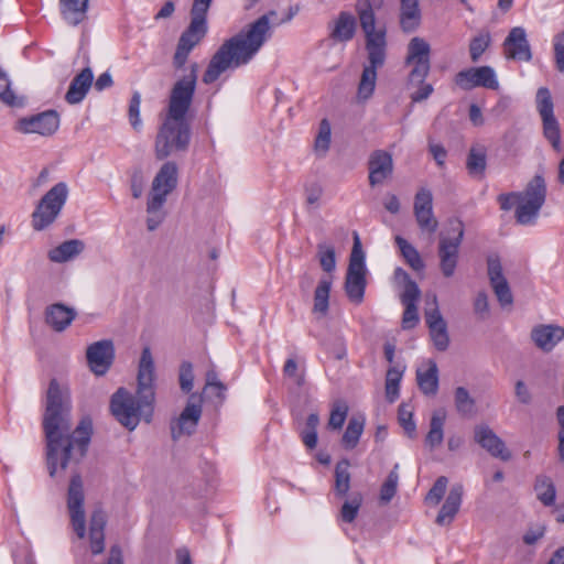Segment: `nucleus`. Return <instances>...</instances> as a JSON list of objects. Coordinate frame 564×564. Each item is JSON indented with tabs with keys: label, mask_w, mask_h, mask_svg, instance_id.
<instances>
[{
	"label": "nucleus",
	"mask_w": 564,
	"mask_h": 564,
	"mask_svg": "<svg viewBox=\"0 0 564 564\" xmlns=\"http://www.w3.org/2000/svg\"><path fill=\"white\" fill-rule=\"evenodd\" d=\"M42 425L46 441L48 474L56 478L66 468L77 465L86 455L93 423L89 417H84L72 431L70 391L53 379L46 392Z\"/></svg>",
	"instance_id": "1"
},
{
	"label": "nucleus",
	"mask_w": 564,
	"mask_h": 564,
	"mask_svg": "<svg viewBox=\"0 0 564 564\" xmlns=\"http://www.w3.org/2000/svg\"><path fill=\"white\" fill-rule=\"evenodd\" d=\"M198 65H191L189 73L172 87L167 112L159 128L154 153L158 160L186 152L191 142V128L186 115L196 89Z\"/></svg>",
	"instance_id": "2"
},
{
	"label": "nucleus",
	"mask_w": 564,
	"mask_h": 564,
	"mask_svg": "<svg viewBox=\"0 0 564 564\" xmlns=\"http://www.w3.org/2000/svg\"><path fill=\"white\" fill-rule=\"evenodd\" d=\"M268 14L261 15L249 25L247 31L226 40L209 61L203 75L205 84H213L221 74L250 63L270 36Z\"/></svg>",
	"instance_id": "3"
},
{
	"label": "nucleus",
	"mask_w": 564,
	"mask_h": 564,
	"mask_svg": "<svg viewBox=\"0 0 564 564\" xmlns=\"http://www.w3.org/2000/svg\"><path fill=\"white\" fill-rule=\"evenodd\" d=\"M154 402V362L150 349L144 348L139 362L137 395L120 388L111 397L110 409L118 422L133 431L140 420L151 422Z\"/></svg>",
	"instance_id": "4"
},
{
	"label": "nucleus",
	"mask_w": 564,
	"mask_h": 564,
	"mask_svg": "<svg viewBox=\"0 0 564 564\" xmlns=\"http://www.w3.org/2000/svg\"><path fill=\"white\" fill-rule=\"evenodd\" d=\"M356 12L360 28L365 34V47L368 64L364 66L357 96L359 100L369 99L376 88L377 69L382 67L387 59V29L377 24V18L370 0H357Z\"/></svg>",
	"instance_id": "5"
},
{
	"label": "nucleus",
	"mask_w": 564,
	"mask_h": 564,
	"mask_svg": "<svg viewBox=\"0 0 564 564\" xmlns=\"http://www.w3.org/2000/svg\"><path fill=\"white\" fill-rule=\"evenodd\" d=\"M546 185L541 175H535L521 192L501 194L498 197L500 208H516V219L520 225H533L545 203Z\"/></svg>",
	"instance_id": "6"
},
{
	"label": "nucleus",
	"mask_w": 564,
	"mask_h": 564,
	"mask_svg": "<svg viewBox=\"0 0 564 564\" xmlns=\"http://www.w3.org/2000/svg\"><path fill=\"white\" fill-rule=\"evenodd\" d=\"M213 0H194L191 9V23L181 35L173 64L176 68L185 65L191 51L204 39L207 33V12Z\"/></svg>",
	"instance_id": "7"
},
{
	"label": "nucleus",
	"mask_w": 564,
	"mask_h": 564,
	"mask_svg": "<svg viewBox=\"0 0 564 564\" xmlns=\"http://www.w3.org/2000/svg\"><path fill=\"white\" fill-rule=\"evenodd\" d=\"M69 189L65 182L55 184L39 202L32 214V227L43 230L52 225L61 214L68 198Z\"/></svg>",
	"instance_id": "8"
},
{
	"label": "nucleus",
	"mask_w": 564,
	"mask_h": 564,
	"mask_svg": "<svg viewBox=\"0 0 564 564\" xmlns=\"http://www.w3.org/2000/svg\"><path fill=\"white\" fill-rule=\"evenodd\" d=\"M464 237V225L458 219L448 223L446 232H442L438 243L440 268L444 276L454 275L457 262L459 247Z\"/></svg>",
	"instance_id": "9"
},
{
	"label": "nucleus",
	"mask_w": 564,
	"mask_h": 564,
	"mask_svg": "<svg viewBox=\"0 0 564 564\" xmlns=\"http://www.w3.org/2000/svg\"><path fill=\"white\" fill-rule=\"evenodd\" d=\"M366 272L365 252L362 251L359 236L355 234L354 246L345 281V291L347 296L355 304H360L364 301Z\"/></svg>",
	"instance_id": "10"
},
{
	"label": "nucleus",
	"mask_w": 564,
	"mask_h": 564,
	"mask_svg": "<svg viewBox=\"0 0 564 564\" xmlns=\"http://www.w3.org/2000/svg\"><path fill=\"white\" fill-rule=\"evenodd\" d=\"M404 65L410 67L409 83L420 84L426 79L431 69V46L426 40L420 36L410 40Z\"/></svg>",
	"instance_id": "11"
},
{
	"label": "nucleus",
	"mask_w": 564,
	"mask_h": 564,
	"mask_svg": "<svg viewBox=\"0 0 564 564\" xmlns=\"http://www.w3.org/2000/svg\"><path fill=\"white\" fill-rule=\"evenodd\" d=\"M536 109L543 122V132L545 138L550 141L552 147L561 150V133L560 126L554 116V105L550 90L546 87H541L536 91Z\"/></svg>",
	"instance_id": "12"
},
{
	"label": "nucleus",
	"mask_w": 564,
	"mask_h": 564,
	"mask_svg": "<svg viewBox=\"0 0 564 564\" xmlns=\"http://www.w3.org/2000/svg\"><path fill=\"white\" fill-rule=\"evenodd\" d=\"M455 84L463 90H470L476 87L492 90L499 88L497 74L491 66L470 67L460 70L455 76Z\"/></svg>",
	"instance_id": "13"
},
{
	"label": "nucleus",
	"mask_w": 564,
	"mask_h": 564,
	"mask_svg": "<svg viewBox=\"0 0 564 564\" xmlns=\"http://www.w3.org/2000/svg\"><path fill=\"white\" fill-rule=\"evenodd\" d=\"M84 490L79 475H73L68 488L67 507L70 514L72 525L79 539L86 534V520L84 511Z\"/></svg>",
	"instance_id": "14"
},
{
	"label": "nucleus",
	"mask_w": 564,
	"mask_h": 564,
	"mask_svg": "<svg viewBox=\"0 0 564 564\" xmlns=\"http://www.w3.org/2000/svg\"><path fill=\"white\" fill-rule=\"evenodd\" d=\"M424 317L435 348L440 351L446 350L449 345L447 325L438 310L437 296L435 294H433L431 301L427 302Z\"/></svg>",
	"instance_id": "15"
},
{
	"label": "nucleus",
	"mask_w": 564,
	"mask_h": 564,
	"mask_svg": "<svg viewBox=\"0 0 564 564\" xmlns=\"http://www.w3.org/2000/svg\"><path fill=\"white\" fill-rule=\"evenodd\" d=\"M177 165L172 161L165 162L154 176L151 185L150 197H153V203L160 204L166 202L167 196L177 186Z\"/></svg>",
	"instance_id": "16"
},
{
	"label": "nucleus",
	"mask_w": 564,
	"mask_h": 564,
	"mask_svg": "<svg viewBox=\"0 0 564 564\" xmlns=\"http://www.w3.org/2000/svg\"><path fill=\"white\" fill-rule=\"evenodd\" d=\"M59 127V116L55 110H46L41 113L21 118L18 121V130L22 133H37L52 135Z\"/></svg>",
	"instance_id": "17"
},
{
	"label": "nucleus",
	"mask_w": 564,
	"mask_h": 564,
	"mask_svg": "<svg viewBox=\"0 0 564 564\" xmlns=\"http://www.w3.org/2000/svg\"><path fill=\"white\" fill-rule=\"evenodd\" d=\"M86 358L89 369L96 376H104L115 359V347L111 340L102 339L87 347Z\"/></svg>",
	"instance_id": "18"
},
{
	"label": "nucleus",
	"mask_w": 564,
	"mask_h": 564,
	"mask_svg": "<svg viewBox=\"0 0 564 564\" xmlns=\"http://www.w3.org/2000/svg\"><path fill=\"white\" fill-rule=\"evenodd\" d=\"M192 395L175 422L171 423V434L173 440H178L183 435H191L194 433L199 419L202 416V402L198 400L194 402Z\"/></svg>",
	"instance_id": "19"
},
{
	"label": "nucleus",
	"mask_w": 564,
	"mask_h": 564,
	"mask_svg": "<svg viewBox=\"0 0 564 564\" xmlns=\"http://www.w3.org/2000/svg\"><path fill=\"white\" fill-rule=\"evenodd\" d=\"M488 276L491 288L501 306L511 305L513 296L507 279L503 275L502 265L498 256H489L487 259Z\"/></svg>",
	"instance_id": "20"
},
{
	"label": "nucleus",
	"mask_w": 564,
	"mask_h": 564,
	"mask_svg": "<svg viewBox=\"0 0 564 564\" xmlns=\"http://www.w3.org/2000/svg\"><path fill=\"white\" fill-rule=\"evenodd\" d=\"M474 440L491 456L508 460L511 458L505 442L486 424H479L474 427Z\"/></svg>",
	"instance_id": "21"
},
{
	"label": "nucleus",
	"mask_w": 564,
	"mask_h": 564,
	"mask_svg": "<svg viewBox=\"0 0 564 564\" xmlns=\"http://www.w3.org/2000/svg\"><path fill=\"white\" fill-rule=\"evenodd\" d=\"M368 180L373 187L383 184L393 173L392 155L384 150L373 151L368 160Z\"/></svg>",
	"instance_id": "22"
},
{
	"label": "nucleus",
	"mask_w": 564,
	"mask_h": 564,
	"mask_svg": "<svg viewBox=\"0 0 564 564\" xmlns=\"http://www.w3.org/2000/svg\"><path fill=\"white\" fill-rule=\"evenodd\" d=\"M507 58L529 62L532 58L525 30L521 26L511 29L503 42Z\"/></svg>",
	"instance_id": "23"
},
{
	"label": "nucleus",
	"mask_w": 564,
	"mask_h": 564,
	"mask_svg": "<svg viewBox=\"0 0 564 564\" xmlns=\"http://www.w3.org/2000/svg\"><path fill=\"white\" fill-rule=\"evenodd\" d=\"M327 29L330 41L345 44L354 39L357 30V20L352 13L341 11L336 19L328 23Z\"/></svg>",
	"instance_id": "24"
},
{
	"label": "nucleus",
	"mask_w": 564,
	"mask_h": 564,
	"mask_svg": "<svg viewBox=\"0 0 564 564\" xmlns=\"http://www.w3.org/2000/svg\"><path fill=\"white\" fill-rule=\"evenodd\" d=\"M531 338L535 346L543 351H551L562 339L564 328L556 325H539L531 332Z\"/></svg>",
	"instance_id": "25"
},
{
	"label": "nucleus",
	"mask_w": 564,
	"mask_h": 564,
	"mask_svg": "<svg viewBox=\"0 0 564 564\" xmlns=\"http://www.w3.org/2000/svg\"><path fill=\"white\" fill-rule=\"evenodd\" d=\"M94 82V74L90 67L84 68L79 74H77L65 95V100L69 105H77L84 100L89 88L91 87Z\"/></svg>",
	"instance_id": "26"
},
{
	"label": "nucleus",
	"mask_w": 564,
	"mask_h": 564,
	"mask_svg": "<svg viewBox=\"0 0 564 564\" xmlns=\"http://www.w3.org/2000/svg\"><path fill=\"white\" fill-rule=\"evenodd\" d=\"M463 486L456 484L452 486L445 502L443 503L435 522L438 525H448L457 514L463 500Z\"/></svg>",
	"instance_id": "27"
},
{
	"label": "nucleus",
	"mask_w": 564,
	"mask_h": 564,
	"mask_svg": "<svg viewBox=\"0 0 564 564\" xmlns=\"http://www.w3.org/2000/svg\"><path fill=\"white\" fill-rule=\"evenodd\" d=\"M75 317L74 308L59 303L50 305L45 311V322L55 332L65 330Z\"/></svg>",
	"instance_id": "28"
},
{
	"label": "nucleus",
	"mask_w": 564,
	"mask_h": 564,
	"mask_svg": "<svg viewBox=\"0 0 564 564\" xmlns=\"http://www.w3.org/2000/svg\"><path fill=\"white\" fill-rule=\"evenodd\" d=\"M105 512L102 510H95L89 523L90 550L94 555L100 554L105 550Z\"/></svg>",
	"instance_id": "29"
},
{
	"label": "nucleus",
	"mask_w": 564,
	"mask_h": 564,
	"mask_svg": "<svg viewBox=\"0 0 564 564\" xmlns=\"http://www.w3.org/2000/svg\"><path fill=\"white\" fill-rule=\"evenodd\" d=\"M421 24L419 0H400V26L403 32H414Z\"/></svg>",
	"instance_id": "30"
},
{
	"label": "nucleus",
	"mask_w": 564,
	"mask_h": 564,
	"mask_svg": "<svg viewBox=\"0 0 564 564\" xmlns=\"http://www.w3.org/2000/svg\"><path fill=\"white\" fill-rule=\"evenodd\" d=\"M84 241L79 239H70L51 249L47 253V257L52 262L64 263L75 259L84 251Z\"/></svg>",
	"instance_id": "31"
},
{
	"label": "nucleus",
	"mask_w": 564,
	"mask_h": 564,
	"mask_svg": "<svg viewBox=\"0 0 564 564\" xmlns=\"http://www.w3.org/2000/svg\"><path fill=\"white\" fill-rule=\"evenodd\" d=\"M61 13L70 25H77L86 19L88 0H59Z\"/></svg>",
	"instance_id": "32"
},
{
	"label": "nucleus",
	"mask_w": 564,
	"mask_h": 564,
	"mask_svg": "<svg viewBox=\"0 0 564 564\" xmlns=\"http://www.w3.org/2000/svg\"><path fill=\"white\" fill-rule=\"evenodd\" d=\"M445 421V410L440 409L433 412L430 420V430L425 436V444L431 449L438 447L443 443Z\"/></svg>",
	"instance_id": "33"
},
{
	"label": "nucleus",
	"mask_w": 564,
	"mask_h": 564,
	"mask_svg": "<svg viewBox=\"0 0 564 564\" xmlns=\"http://www.w3.org/2000/svg\"><path fill=\"white\" fill-rule=\"evenodd\" d=\"M487 166V154L482 147H473L469 150L466 160V169L468 174L477 180H481L485 175Z\"/></svg>",
	"instance_id": "34"
},
{
	"label": "nucleus",
	"mask_w": 564,
	"mask_h": 564,
	"mask_svg": "<svg viewBox=\"0 0 564 564\" xmlns=\"http://www.w3.org/2000/svg\"><path fill=\"white\" fill-rule=\"evenodd\" d=\"M416 380L421 391L424 394L434 395L438 389V370L434 361H430L426 370L416 371Z\"/></svg>",
	"instance_id": "35"
},
{
	"label": "nucleus",
	"mask_w": 564,
	"mask_h": 564,
	"mask_svg": "<svg viewBox=\"0 0 564 564\" xmlns=\"http://www.w3.org/2000/svg\"><path fill=\"white\" fill-rule=\"evenodd\" d=\"M534 491L538 500L545 507L555 503L556 490L552 479L547 476L540 475L535 479Z\"/></svg>",
	"instance_id": "36"
},
{
	"label": "nucleus",
	"mask_w": 564,
	"mask_h": 564,
	"mask_svg": "<svg viewBox=\"0 0 564 564\" xmlns=\"http://www.w3.org/2000/svg\"><path fill=\"white\" fill-rule=\"evenodd\" d=\"M365 427V419L360 416H352L348 425L346 427V431L343 435L341 443L343 446L347 449H352L357 446L359 438L364 432Z\"/></svg>",
	"instance_id": "37"
},
{
	"label": "nucleus",
	"mask_w": 564,
	"mask_h": 564,
	"mask_svg": "<svg viewBox=\"0 0 564 564\" xmlns=\"http://www.w3.org/2000/svg\"><path fill=\"white\" fill-rule=\"evenodd\" d=\"M332 288V281L329 279H322L318 282L317 288L314 292V305L313 312L325 316L328 311L329 293Z\"/></svg>",
	"instance_id": "38"
},
{
	"label": "nucleus",
	"mask_w": 564,
	"mask_h": 564,
	"mask_svg": "<svg viewBox=\"0 0 564 564\" xmlns=\"http://www.w3.org/2000/svg\"><path fill=\"white\" fill-rule=\"evenodd\" d=\"M349 462L343 459L335 467V492L337 496L344 497L350 489Z\"/></svg>",
	"instance_id": "39"
},
{
	"label": "nucleus",
	"mask_w": 564,
	"mask_h": 564,
	"mask_svg": "<svg viewBox=\"0 0 564 564\" xmlns=\"http://www.w3.org/2000/svg\"><path fill=\"white\" fill-rule=\"evenodd\" d=\"M395 243L398 245L402 257L406 263L415 271H420L424 268V262L419 251L404 238L397 236Z\"/></svg>",
	"instance_id": "40"
},
{
	"label": "nucleus",
	"mask_w": 564,
	"mask_h": 564,
	"mask_svg": "<svg viewBox=\"0 0 564 564\" xmlns=\"http://www.w3.org/2000/svg\"><path fill=\"white\" fill-rule=\"evenodd\" d=\"M402 376L403 371L397 367H392L387 371L386 397L391 403L399 398V389Z\"/></svg>",
	"instance_id": "41"
},
{
	"label": "nucleus",
	"mask_w": 564,
	"mask_h": 564,
	"mask_svg": "<svg viewBox=\"0 0 564 564\" xmlns=\"http://www.w3.org/2000/svg\"><path fill=\"white\" fill-rule=\"evenodd\" d=\"M319 424V416L317 413H311L306 420L305 429L301 432V437L304 445L313 449L317 445V426Z\"/></svg>",
	"instance_id": "42"
},
{
	"label": "nucleus",
	"mask_w": 564,
	"mask_h": 564,
	"mask_svg": "<svg viewBox=\"0 0 564 564\" xmlns=\"http://www.w3.org/2000/svg\"><path fill=\"white\" fill-rule=\"evenodd\" d=\"M165 203L166 202H161L160 204H156L154 202V205H153V197L149 196L148 203H147V214H148L147 227L150 231L155 230L163 221L165 214L162 210V208Z\"/></svg>",
	"instance_id": "43"
},
{
	"label": "nucleus",
	"mask_w": 564,
	"mask_h": 564,
	"mask_svg": "<svg viewBox=\"0 0 564 564\" xmlns=\"http://www.w3.org/2000/svg\"><path fill=\"white\" fill-rule=\"evenodd\" d=\"M456 410L465 416L471 415L475 410V401L464 387H458L455 391Z\"/></svg>",
	"instance_id": "44"
},
{
	"label": "nucleus",
	"mask_w": 564,
	"mask_h": 564,
	"mask_svg": "<svg viewBox=\"0 0 564 564\" xmlns=\"http://www.w3.org/2000/svg\"><path fill=\"white\" fill-rule=\"evenodd\" d=\"M399 482L398 465L389 473L387 479L381 486L380 500L383 503H388L392 500L397 492Z\"/></svg>",
	"instance_id": "45"
},
{
	"label": "nucleus",
	"mask_w": 564,
	"mask_h": 564,
	"mask_svg": "<svg viewBox=\"0 0 564 564\" xmlns=\"http://www.w3.org/2000/svg\"><path fill=\"white\" fill-rule=\"evenodd\" d=\"M332 129L330 124L326 119H323L319 123L318 134L315 139V152L319 155H325L330 144Z\"/></svg>",
	"instance_id": "46"
},
{
	"label": "nucleus",
	"mask_w": 564,
	"mask_h": 564,
	"mask_svg": "<svg viewBox=\"0 0 564 564\" xmlns=\"http://www.w3.org/2000/svg\"><path fill=\"white\" fill-rule=\"evenodd\" d=\"M491 37L488 32H482L475 36L469 44L470 59L476 63L485 51L489 47Z\"/></svg>",
	"instance_id": "47"
},
{
	"label": "nucleus",
	"mask_w": 564,
	"mask_h": 564,
	"mask_svg": "<svg viewBox=\"0 0 564 564\" xmlns=\"http://www.w3.org/2000/svg\"><path fill=\"white\" fill-rule=\"evenodd\" d=\"M348 414V405L344 401H336L333 404L328 427L332 430H340L346 421Z\"/></svg>",
	"instance_id": "48"
},
{
	"label": "nucleus",
	"mask_w": 564,
	"mask_h": 564,
	"mask_svg": "<svg viewBox=\"0 0 564 564\" xmlns=\"http://www.w3.org/2000/svg\"><path fill=\"white\" fill-rule=\"evenodd\" d=\"M447 484L448 479L445 476L438 477L429 490L425 502L430 506H437L446 492Z\"/></svg>",
	"instance_id": "49"
},
{
	"label": "nucleus",
	"mask_w": 564,
	"mask_h": 564,
	"mask_svg": "<svg viewBox=\"0 0 564 564\" xmlns=\"http://www.w3.org/2000/svg\"><path fill=\"white\" fill-rule=\"evenodd\" d=\"M141 95L139 91H134L129 104V121L132 128L139 131L142 128V120L140 117Z\"/></svg>",
	"instance_id": "50"
},
{
	"label": "nucleus",
	"mask_w": 564,
	"mask_h": 564,
	"mask_svg": "<svg viewBox=\"0 0 564 564\" xmlns=\"http://www.w3.org/2000/svg\"><path fill=\"white\" fill-rule=\"evenodd\" d=\"M360 506V496H354L350 500L345 501L340 510L341 520L348 523L352 522L358 514Z\"/></svg>",
	"instance_id": "51"
},
{
	"label": "nucleus",
	"mask_w": 564,
	"mask_h": 564,
	"mask_svg": "<svg viewBox=\"0 0 564 564\" xmlns=\"http://www.w3.org/2000/svg\"><path fill=\"white\" fill-rule=\"evenodd\" d=\"M0 100L9 106H18V98L10 88V80L7 74L0 70Z\"/></svg>",
	"instance_id": "52"
},
{
	"label": "nucleus",
	"mask_w": 564,
	"mask_h": 564,
	"mask_svg": "<svg viewBox=\"0 0 564 564\" xmlns=\"http://www.w3.org/2000/svg\"><path fill=\"white\" fill-rule=\"evenodd\" d=\"M319 263L324 271L332 272L336 267L335 250L333 247L318 246Z\"/></svg>",
	"instance_id": "53"
},
{
	"label": "nucleus",
	"mask_w": 564,
	"mask_h": 564,
	"mask_svg": "<svg viewBox=\"0 0 564 564\" xmlns=\"http://www.w3.org/2000/svg\"><path fill=\"white\" fill-rule=\"evenodd\" d=\"M416 221L421 229L429 232H434L437 228V221L433 216L432 209L416 210L414 212Z\"/></svg>",
	"instance_id": "54"
},
{
	"label": "nucleus",
	"mask_w": 564,
	"mask_h": 564,
	"mask_svg": "<svg viewBox=\"0 0 564 564\" xmlns=\"http://www.w3.org/2000/svg\"><path fill=\"white\" fill-rule=\"evenodd\" d=\"M412 412L404 405L399 409V422L410 438L416 437V424L412 419Z\"/></svg>",
	"instance_id": "55"
},
{
	"label": "nucleus",
	"mask_w": 564,
	"mask_h": 564,
	"mask_svg": "<svg viewBox=\"0 0 564 564\" xmlns=\"http://www.w3.org/2000/svg\"><path fill=\"white\" fill-rule=\"evenodd\" d=\"M408 87L410 89L415 88L410 95V98L413 102H421L423 100H426L433 93L434 88L431 84L422 82L420 84H411L406 83Z\"/></svg>",
	"instance_id": "56"
},
{
	"label": "nucleus",
	"mask_w": 564,
	"mask_h": 564,
	"mask_svg": "<svg viewBox=\"0 0 564 564\" xmlns=\"http://www.w3.org/2000/svg\"><path fill=\"white\" fill-rule=\"evenodd\" d=\"M194 386L193 366L188 361L182 362L180 367V387L182 391L189 392Z\"/></svg>",
	"instance_id": "57"
},
{
	"label": "nucleus",
	"mask_w": 564,
	"mask_h": 564,
	"mask_svg": "<svg viewBox=\"0 0 564 564\" xmlns=\"http://www.w3.org/2000/svg\"><path fill=\"white\" fill-rule=\"evenodd\" d=\"M404 290L400 296L402 304H416L420 296L421 291L415 281L411 280L406 283H403Z\"/></svg>",
	"instance_id": "58"
},
{
	"label": "nucleus",
	"mask_w": 564,
	"mask_h": 564,
	"mask_svg": "<svg viewBox=\"0 0 564 564\" xmlns=\"http://www.w3.org/2000/svg\"><path fill=\"white\" fill-rule=\"evenodd\" d=\"M404 312L402 316V327L411 329L419 323V314L416 304H403Z\"/></svg>",
	"instance_id": "59"
},
{
	"label": "nucleus",
	"mask_w": 564,
	"mask_h": 564,
	"mask_svg": "<svg viewBox=\"0 0 564 564\" xmlns=\"http://www.w3.org/2000/svg\"><path fill=\"white\" fill-rule=\"evenodd\" d=\"M546 528L542 523H536L532 527H530L524 535H523V542L527 545H533L535 544L540 539H542L545 534Z\"/></svg>",
	"instance_id": "60"
},
{
	"label": "nucleus",
	"mask_w": 564,
	"mask_h": 564,
	"mask_svg": "<svg viewBox=\"0 0 564 564\" xmlns=\"http://www.w3.org/2000/svg\"><path fill=\"white\" fill-rule=\"evenodd\" d=\"M432 193L429 189L422 188L415 195L414 212L432 209L433 206Z\"/></svg>",
	"instance_id": "61"
},
{
	"label": "nucleus",
	"mask_w": 564,
	"mask_h": 564,
	"mask_svg": "<svg viewBox=\"0 0 564 564\" xmlns=\"http://www.w3.org/2000/svg\"><path fill=\"white\" fill-rule=\"evenodd\" d=\"M206 389L215 390L216 397L221 400L225 398L226 386L218 380L217 373L214 370H209L206 375Z\"/></svg>",
	"instance_id": "62"
},
{
	"label": "nucleus",
	"mask_w": 564,
	"mask_h": 564,
	"mask_svg": "<svg viewBox=\"0 0 564 564\" xmlns=\"http://www.w3.org/2000/svg\"><path fill=\"white\" fill-rule=\"evenodd\" d=\"M554 54L556 68L564 72V31L554 39Z\"/></svg>",
	"instance_id": "63"
},
{
	"label": "nucleus",
	"mask_w": 564,
	"mask_h": 564,
	"mask_svg": "<svg viewBox=\"0 0 564 564\" xmlns=\"http://www.w3.org/2000/svg\"><path fill=\"white\" fill-rule=\"evenodd\" d=\"M474 311L481 318H486L489 313L488 296L485 292H479L474 301Z\"/></svg>",
	"instance_id": "64"
}]
</instances>
